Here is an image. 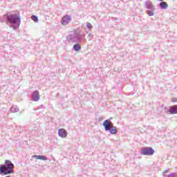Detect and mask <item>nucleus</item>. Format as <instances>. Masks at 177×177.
Wrapping results in <instances>:
<instances>
[{
	"mask_svg": "<svg viewBox=\"0 0 177 177\" xmlns=\"http://www.w3.org/2000/svg\"><path fill=\"white\" fill-rule=\"evenodd\" d=\"M5 165L0 167V174H3L4 175H8V174H13V168H15V165L12 163V161L6 160L4 162Z\"/></svg>",
	"mask_w": 177,
	"mask_h": 177,
	"instance_id": "obj_1",
	"label": "nucleus"
},
{
	"mask_svg": "<svg viewBox=\"0 0 177 177\" xmlns=\"http://www.w3.org/2000/svg\"><path fill=\"white\" fill-rule=\"evenodd\" d=\"M7 21L19 27L20 26V17L17 14H11L7 16Z\"/></svg>",
	"mask_w": 177,
	"mask_h": 177,
	"instance_id": "obj_2",
	"label": "nucleus"
},
{
	"mask_svg": "<svg viewBox=\"0 0 177 177\" xmlns=\"http://www.w3.org/2000/svg\"><path fill=\"white\" fill-rule=\"evenodd\" d=\"M143 156H153L154 154V149L151 147H146L141 149Z\"/></svg>",
	"mask_w": 177,
	"mask_h": 177,
	"instance_id": "obj_3",
	"label": "nucleus"
},
{
	"mask_svg": "<svg viewBox=\"0 0 177 177\" xmlns=\"http://www.w3.org/2000/svg\"><path fill=\"white\" fill-rule=\"evenodd\" d=\"M41 95H39V91H35L32 94V99L33 102H39Z\"/></svg>",
	"mask_w": 177,
	"mask_h": 177,
	"instance_id": "obj_4",
	"label": "nucleus"
},
{
	"mask_svg": "<svg viewBox=\"0 0 177 177\" xmlns=\"http://www.w3.org/2000/svg\"><path fill=\"white\" fill-rule=\"evenodd\" d=\"M113 125V123L110 120H106L102 123V126L104 127L105 131L110 130V127Z\"/></svg>",
	"mask_w": 177,
	"mask_h": 177,
	"instance_id": "obj_5",
	"label": "nucleus"
},
{
	"mask_svg": "<svg viewBox=\"0 0 177 177\" xmlns=\"http://www.w3.org/2000/svg\"><path fill=\"white\" fill-rule=\"evenodd\" d=\"M58 135L60 138H67V131L64 129H59L58 130Z\"/></svg>",
	"mask_w": 177,
	"mask_h": 177,
	"instance_id": "obj_6",
	"label": "nucleus"
},
{
	"mask_svg": "<svg viewBox=\"0 0 177 177\" xmlns=\"http://www.w3.org/2000/svg\"><path fill=\"white\" fill-rule=\"evenodd\" d=\"M70 20H71V18L70 17L69 15L64 16L62 18L63 26H66V25L68 24V21H70Z\"/></svg>",
	"mask_w": 177,
	"mask_h": 177,
	"instance_id": "obj_7",
	"label": "nucleus"
},
{
	"mask_svg": "<svg viewBox=\"0 0 177 177\" xmlns=\"http://www.w3.org/2000/svg\"><path fill=\"white\" fill-rule=\"evenodd\" d=\"M32 158H35V160H41L43 161H46L48 158L46 156H41V155H33Z\"/></svg>",
	"mask_w": 177,
	"mask_h": 177,
	"instance_id": "obj_8",
	"label": "nucleus"
},
{
	"mask_svg": "<svg viewBox=\"0 0 177 177\" xmlns=\"http://www.w3.org/2000/svg\"><path fill=\"white\" fill-rule=\"evenodd\" d=\"M169 112L170 114H177V104L170 106Z\"/></svg>",
	"mask_w": 177,
	"mask_h": 177,
	"instance_id": "obj_9",
	"label": "nucleus"
},
{
	"mask_svg": "<svg viewBox=\"0 0 177 177\" xmlns=\"http://www.w3.org/2000/svg\"><path fill=\"white\" fill-rule=\"evenodd\" d=\"M110 131L111 133H112V135H115V133H117V127L113 126V124L110 127V129L108 130Z\"/></svg>",
	"mask_w": 177,
	"mask_h": 177,
	"instance_id": "obj_10",
	"label": "nucleus"
},
{
	"mask_svg": "<svg viewBox=\"0 0 177 177\" xmlns=\"http://www.w3.org/2000/svg\"><path fill=\"white\" fill-rule=\"evenodd\" d=\"M160 6L161 9H167V8H168V3H167V2L162 1L160 3Z\"/></svg>",
	"mask_w": 177,
	"mask_h": 177,
	"instance_id": "obj_11",
	"label": "nucleus"
},
{
	"mask_svg": "<svg viewBox=\"0 0 177 177\" xmlns=\"http://www.w3.org/2000/svg\"><path fill=\"white\" fill-rule=\"evenodd\" d=\"M73 48L76 52H78L81 50V46H80V44H75Z\"/></svg>",
	"mask_w": 177,
	"mask_h": 177,
	"instance_id": "obj_12",
	"label": "nucleus"
},
{
	"mask_svg": "<svg viewBox=\"0 0 177 177\" xmlns=\"http://www.w3.org/2000/svg\"><path fill=\"white\" fill-rule=\"evenodd\" d=\"M31 19L35 21V23H38V17L35 15L31 17Z\"/></svg>",
	"mask_w": 177,
	"mask_h": 177,
	"instance_id": "obj_13",
	"label": "nucleus"
},
{
	"mask_svg": "<svg viewBox=\"0 0 177 177\" xmlns=\"http://www.w3.org/2000/svg\"><path fill=\"white\" fill-rule=\"evenodd\" d=\"M147 13L149 15V16H154V12H153L151 10L147 11Z\"/></svg>",
	"mask_w": 177,
	"mask_h": 177,
	"instance_id": "obj_14",
	"label": "nucleus"
},
{
	"mask_svg": "<svg viewBox=\"0 0 177 177\" xmlns=\"http://www.w3.org/2000/svg\"><path fill=\"white\" fill-rule=\"evenodd\" d=\"M86 27H87L88 28L91 29V28H92V24H91V23H88V24H86Z\"/></svg>",
	"mask_w": 177,
	"mask_h": 177,
	"instance_id": "obj_15",
	"label": "nucleus"
},
{
	"mask_svg": "<svg viewBox=\"0 0 177 177\" xmlns=\"http://www.w3.org/2000/svg\"><path fill=\"white\" fill-rule=\"evenodd\" d=\"M172 103H177V98H173L171 99Z\"/></svg>",
	"mask_w": 177,
	"mask_h": 177,
	"instance_id": "obj_16",
	"label": "nucleus"
},
{
	"mask_svg": "<svg viewBox=\"0 0 177 177\" xmlns=\"http://www.w3.org/2000/svg\"><path fill=\"white\" fill-rule=\"evenodd\" d=\"M159 1H160V2H162V1H164V0H159Z\"/></svg>",
	"mask_w": 177,
	"mask_h": 177,
	"instance_id": "obj_17",
	"label": "nucleus"
}]
</instances>
